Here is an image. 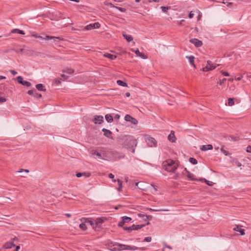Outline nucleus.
Instances as JSON below:
<instances>
[{
	"instance_id": "obj_7",
	"label": "nucleus",
	"mask_w": 251,
	"mask_h": 251,
	"mask_svg": "<svg viewBox=\"0 0 251 251\" xmlns=\"http://www.w3.org/2000/svg\"><path fill=\"white\" fill-rule=\"evenodd\" d=\"M92 155H96L97 158L100 159H105L106 156L104 153H100L97 151H92Z\"/></svg>"
},
{
	"instance_id": "obj_30",
	"label": "nucleus",
	"mask_w": 251,
	"mask_h": 251,
	"mask_svg": "<svg viewBox=\"0 0 251 251\" xmlns=\"http://www.w3.org/2000/svg\"><path fill=\"white\" fill-rule=\"evenodd\" d=\"M95 225H98L99 224H101L103 223V220L102 218H97L95 221Z\"/></svg>"
},
{
	"instance_id": "obj_34",
	"label": "nucleus",
	"mask_w": 251,
	"mask_h": 251,
	"mask_svg": "<svg viewBox=\"0 0 251 251\" xmlns=\"http://www.w3.org/2000/svg\"><path fill=\"white\" fill-rule=\"evenodd\" d=\"M92 25L93 29L99 28L100 26V25L98 22L95 23L94 24H92Z\"/></svg>"
},
{
	"instance_id": "obj_31",
	"label": "nucleus",
	"mask_w": 251,
	"mask_h": 251,
	"mask_svg": "<svg viewBox=\"0 0 251 251\" xmlns=\"http://www.w3.org/2000/svg\"><path fill=\"white\" fill-rule=\"evenodd\" d=\"M63 72L64 73H66L69 74H72L74 73V70L72 69L67 68L63 70Z\"/></svg>"
},
{
	"instance_id": "obj_43",
	"label": "nucleus",
	"mask_w": 251,
	"mask_h": 251,
	"mask_svg": "<svg viewBox=\"0 0 251 251\" xmlns=\"http://www.w3.org/2000/svg\"><path fill=\"white\" fill-rule=\"evenodd\" d=\"M115 8L118 9L120 11L122 12H125L126 11V9L125 8L120 7L116 6L115 7Z\"/></svg>"
},
{
	"instance_id": "obj_36",
	"label": "nucleus",
	"mask_w": 251,
	"mask_h": 251,
	"mask_svg": "<svg viewBox=\"0 0 251 251\" xmlns=\"http://www.w3.org/2000/svg\"><path fill=\"white\" fill-rule=\"evenodd\" d=\"M84 29H85V30H91V29H93V27L92 24H89V25L85 26L84 27Z\"/></svg>"
},
{
	"instance_id": "obj_17",
	"label": "nucleus",
	"mask_w": 251,
	"mask_h": 251,
	"mask_svg": "<svg viewBox=\"0 0 251 251\" xmlns=\"http://www.w3.org/2000/svg\"><path fill=\"white\" fill-rule=\"evenodd\" d=\"M186 58H187L189 60V62L190 64L193 66L194 68H196L195 65L194 64V56L191 55V56H186Z\"/></svg>"
},
{
	"instance_id": "obj_59",
	"label": "nucleus",
	"mask_w": 251,
	"mask_h": 251,
	"mask_svg": "<svg viewBox=\"0 0 251 251\" xmlns=\"http://www.w3.org/2000/svg\"><path fill=\"white\" fill-rule=\"evenodd\" d=\"M131 141L132 142L133 144H135V146L137 145V141L136 140H132Z\"/></svg>"
},
{
	"instance_id": "obj_25",
	"label": "nucleus",
	"mask_w": 251,
	"mask_h": 251,
	"mask_svg": "<svg viewBox=\"0 0 251 251\" xmlns=\"http://www.w3.org/2000/svg\"><path fill=\"white\" fill-rule=\"evenodd\" d=\"M123 37L128 42H130L132 41L133 37L131 35H128L125 33L123 34Z\"/></svg>"
},
{
	"instance_id": "obj_22",
	"label": "nucleus",
	"mask_w": 251,
	"mask_h": 251,
	"mask_svg": "<svg viewBox=\"0 0 251 251\" xmlns=\"http://www.w3.org/2000/svg\"><path fill=\"white\" fill-rule=\"evenodd\" d=\"M11 32L13 33H16L22 34V35H24L25 34L24 31H23L22 30H20L19 29H17V28L13 29L11 31Z\"/></svg>"
},
{
	"instance_id": "obj_33",
	"label": "nucleus",
	"mask_w": 251,
	"mask_h": 251,
	"mask_svg": "<svg viewBox=\"0 0 251 251\" xmlns=\"http://www.w3.org/2000/svg\"><path fill=\"white\" fill-rule=\"evenodd\" d=\"M189 161L194 165H196L198 163V161L194 158L190 157L189 158Z\"/></svg>"
},
{
	"instance_id": "obj_60",
	"label": "nucleus",
	"mask_w": 251,
	"mask_h": 251,
	"mask_svg": "<svg viewBox=\"0 0 251 251\" xmlns=\"http://www.w3.org/2000/svg\"><path fill=\"white\" fill-rule=\"evenodd\" d=\"M19 249H20V246H17L16 247V250H15V251H18V250H19Z\"/></svg>"
},
{
	"instance_id": "obj_49",
	"label": "nucleus",
	"mask_w": 251,
	"mask_h": 251,
	"mask_svg": "<svg viewBox=\"0 0 251 251\" xmlns=\"http://www.w3.org/2000/svg\"><path fill=\"white\" fill-rule=\"evenodd\" d=\"M6 101V99L5 98L0 96V102L2 103L5 102Z\"/></svg>"
},
{
	"instance_id": "obj_38",
	"label": "nucleus",
	"mask_w": 251,
	"mask_h": 251,
	"mask_svg": "<svg viewBox=\"0 0 251 251\" xmlns=\"http://www.w3.org/2000/svg\"><path fill=\"white\" fill-rule=\"evenodd\" d=\"M24 86H25L26 87H29L31 86V84L30 83V82H28V81H25V80H24L23 82V83L22 84Z\"/></svg>"
},
{
	"instance_id": "obj_46",
	"label": "nucleus",
	"mask_w": 251,
	"mask_h": 251,
	"mask_svg": "<svg viewBox=\"0 0 251 251\" xmlns=\"http://www.w3.org/2000/svg\"><path fill=\"white\" fill-rule=\"evenodd\" d=\"M144 241L147 242H150L151 241V237H147L145 238L144 239Z\"/></svg>"
},
{
	"instance_id": "obj_26",
	"label": "nucleus",
	"mask_w": 251,
	"mask_h": 251,
	"mask_svg": "<svg viewBox=\"0 0 251 251\" xmlns=\"http://www.w3.org/2000/svg\"><path fill=\"white\" fill-rule=\"evenodd\" d=\"M43 87L44 86L42 84H38L36 85V88L39 91H45L46 89H44Z\"/></svg>"
},
{
	"instance_id": "obj_53",
	"label": "nucleus",
	"mask_w": 251,
	"mask_h": 251,
	"mask_svg": "<svg viewBox=\"0 0 251 251\" xmlns=\"http://www.w3.org/2000/svg\"><path fill=\"white\" fill-rule=\"evenodd\" d=\"M221 150L226 155H227V152L225 151L223 147L221 148Z\"/></svg>"
},
{
	"instance_id": "obj_12",
	"label": "nucleus",
	"mask_w": 251,
	"mask_h": 251,
	"mask_svg": "<svg viewBox=\"0 0 251 251\" xmlns=\"http://www.w3.org/2000/svg\"><path fill=\"white\" fill-rule=\"evenodd\" d=\"M200 149L202 151L211 150L213 149V146L210 144L202 145L200 147Z\"/></svg>"
},
{
	"instance_id": "obj_54",
	"label": "nucleus",
	"mask_w": 251,
	"mask_h": 251,
	"mask_svg": "<svg viewBox=\"0 0 251 251\" xmlns=\"http://www.w3.org/2000/svg\"><path fill=\"white\" fill-rule=\"evenodd\" d=\"M10 72L14 75H16L17 74V72L16 71H15V70H10Z\"/></svg>"
},
{
	"instance_id": "obj_4",
	"label": "nucleus",
	"mask_w": 251,
	"mask_h": 251,
	"mask_svg": "<svg viewBox=\"0 0 251 251\" xmlns=\"http://www.w3.org/2000/svg\"><path fill=\"white\" fill-rule=\"evenodd\" d=\"M216 68V66L214 65L212 62L210 60L207 61V65L205 67L202 68L203 72H207L210 70H214Z\"/></svg>"
},
{
	"instance_id": "obj_23",
	"label": "nucleus",
	"mask_w": 251,
	"mask_h": 251,
	"mask_svg": "<svg viewBox=\"0 0 251 251\" xmlns=\"http://www.w3.org/2000/svg\"><path fill=\"white\" fill-rule=\"evenodd\" d=\"M104 56L107 58H108L111 60H114L116 58V56L114 54H112L110 53H105L104 54Z\"/></svg>"
},
{
	"instance_id": "obj_20",
	"label": "nucleus",
	"mask_w": 251,
	"mask_h": 251,
	"mask_svg": "<svg viewBox=\"0 0 251 251\" xmlns=\"http://www.w3.org/2000/svg\"><path fill=\"white\" fill-rule=\"evenodd\" d=\"M144 183L143 182H136L135 183V185L136 186H138V188L140 189V190H143V191H145L146 190V188L144 187L142 184H143Z\"/></svg>"
},
{
	"instance_id": "obj_57",
	"label": "nucleus",
	"mask_w": 251,
	"mask_h": 251,
	"mask_svg": "<svg viewBox=\"0 0 251 251\" xmlns=\"http://www.w3.org/2000/svg\"><path fill=\"white\" fill-rule=\"evenodd\" d=\"M61 76H62V77H63L65 79H68V77H69V76H68V75H64V74H62V75H61Z\"/></svg>"
},
{
	"instance_id": "obj_35",
	"label": "nucleus",
	"mask_w": 251,
	"mask_h": 251,
	"mask_svg": "<svg viewBox=\"0 0 251 251\" xmlns=\"http://www.w3.org/2000/svg\"><path fill=\"white\" fill-rule=\"evenodd\" d=\"M79 227L82 230H86L87 228L86 226L85 225V223H82L80 224L79 226Z\"/></svg>"
},
{
	"instance_id": "obj_6",
	"label": "nucleus",
	"mask_w": 251,
	"mask_h": 251,
	"mask_svg": "<svg viewBox=\"0 0 251 251\" xmlns=\"http://www.w3.org/2000/svg\"><path fill=\"white\" fill-rule=\"evenodd\" d=\"M125 120L126 121L131 122L132 124L134 125H136L138 124V121L135 118L132 117V116L128 114H126L125 116Z\"/></svg>"
},
{
	"instance_id": "obj_37",
	"label": "nucleus",
	"mask_w": 251,
	"mask_h": 251,
	"mask_svg": "<svg viewBox=\"0 0 251 251\" xmlns=\"http://www.w3.org/2000/svg\"><path fill=\"white\" fill-rule=\"evenodd\" d=\"M17 80L20 84H22L23 81H24L23 80V78L21 76H19L17 77Z\"/></svg>"
},
{
	"instance_id": "obj_15",
	"label": "nucleus",
	"mask_w": 251,
	"mask_h": 251,
	"mask_svg": "<svg viewBox=\"0 0 251 251\" xmlns=\"http://www.w3.org/2000/svg\"><path fill=\"white\" fill-rule=\"evenodd\" d=\"M102 131L103 132L104 135L106 137L110 138L112 135V132L108 129L103 128L102 129Z\"/></svg>"
},
{
	"instance_id": "obj_39",
	"label": "nucleus",
	"mask_w": 251,
	"mask_h": 251,
	"mask_svg": "<svg viewBox=\"0 0 251 251\" xmlns=\"http://www.w3.org/2000/svg\"><path fill=\"white\" fill-rule=\"evenodd\" d=\"M131 51L132 52H135V53L136 54L137 56H138V55L140 54V51H139V50L138 49H131Z\"/></svg>"
},
{
	"instance_id": "obj_16",
	"label": "nucleus",
	"mask_w": 251,
	"mask_h": 251,
	"mask_svg": "<svg viewBox=\"0 0 251 251\" xmlns=\"http://www.w3.org/2000/svg\"><path fill=\"white\" fill-rule=\"evenodd\" d=\"M81 221L82 222H84V223H87V224H89V225H90L91 226H93V228H96V227L94 226V222L93 221H92V220H89L88 219H86V218H82L81 219Z\"/></svg>"
},
{
	"instance_id": "obj_48",
	"label": "nucleus",
	"mask_w": 251,
	"mask_h": 251,
	"mask_svg": "<svg viewBox=\"0 0 251 251\" xmlns=\"http://www.w3.org/2000/svg\"><path fill=\"white\" fill-rule=\"evenodd\" d=\"M35 97L37 98H40L42 97V95L39 93H37L36 92H35L34 96Z\"/></svg>"
},
{
	"instance_id": "obj_2",
	"label": "nucleus",
	"mask_w": 251,
	"mask_h": 251,
	"mask_svg": "<svg viewBox=\"0 0 251 251\" xmlns=\"http://www.w3.org/2000/svg\"><path fill=\"white\" fill-rule=\"evenodd\" d=\"M110 247V250L112 251H120L122 250H136L138 248L136 247L128 245H123L121 244H115L112 246L109 245Z\"/></svg>"
},
{
	"instance_id": "obj_13",
	"label": "nucleus",
	"mask_w": 251,
	"mask_h": 251,
	"mask_svg": "<svg viewBox=\"0 0 251 251\" xmlns=\"http://www.w3.org/2000/svg\"><path fill=\"white\" fill-rule=\"evenodd\" d=\"M91 174L90 172H83V173H77L76 174V176L77 177H80L81 176H85V177H89L91 176Z\"/></svg>"
},
{
	"instance_id": "obj_47",
	"label": "nucleus",
	"mask_w": 251,
	"mask_h": 251,
	"mask_svg": "<svg viewBox=\"0 0 251 251\" xmlns=\"http://www.w3.org/2000/svg\"><path fill=\"white\" fill-rule=\"evenodd\" d=\"M221 73L224 75V76H229V74L226 72H225V71H221Z\"/></svg>"
},
{
	"instance_id": "obj_56",
	"label": "nucleus",
	"mask_w": 251,
	"mask_h": 251,
	"mask_svg": "<svg viewBox=\"0 0 251 251\" xmlns=\"http://www.w3.org/2000/svg\"><path fill=\"white\" fill-rule=\"evenodd\" d=\"M194 17V13L191 11L189 14V17L190 19H192Z\"/></svg>"
},
{
	"instance_id": "obj_52",
	"label": "nucleus",
	"mask_w": 251,
	"mask_h": 251,
	"mask_svg": "<svg viewBox=\"0 0 251 251\" xmlns=\"http://www.w3.org/2000/svg\"><path fill=\"white\" fill-rule=\"evenodd\" d=\"M226 80V78H223V79L221 80L220 82H219V84L220 85H222L223 83H225V82Z\"/></svg>"
},
{
	"instance_id": "obj_32",
	"label": "nucleus",
	"mask_w": 251,
	"mask_h": 251,
	"mask_svg": "<svg viewBox=\"0 0 251 251\" xmlns=\"http://www.w3.org/2000/svg\"><path fill=\"white\" fill-rule=\"evenodd\" d=\"M234 104V99L233 98H229L228 99V104L229 106H232Z\"/></svg>"
},
{
	"instance_id": "obj_50",
	"label": "nucleus",
	"mask_w": 251,
	"mask_h": 251,
	"mask_svg": "<svg viewBox=\"0 0 251 251\" xmlns=\"http://www.w3.org/2000/svg\"><path fill=\"white\" fill-rule=\"evenodd\" d=\"M125 222H124L123 220H122V221L119 222L118 224V226L119 227H123L124 225Z\"/></svg>"
},
{
	"instance_id": "obj_63",
	"label": "nucleus",
	"mask_w": 251,
	"mask_h": 251,
	"mask_svg": "<svg viewBox=\"0 0 251 251\" xmlns=\"http://www.w3.org/2000/svg\"><path fill=\"white\" fill-rule=\"evenodd\" d=\"M6 77L5 76H0V79H5Z\"/></svg>"
},
{
	"instance_id": "obj_58",
	"label": "nucleus",
	"mask_w": 251,
	"mask_h": 251,
	"mask_svg": "<svg viewBox=\"0 0 251 251\" xmlns=\"http://www.w3.org/2000/svg\"><path fill=\"white\" fill-rule=\"evenodd\" d=\"M33 36L36 37V38H40V39H43V37L42 36H38L37 35H33Z\"/></svg>"
},
{
	"instance_id": "obj_45",
	"label": "nucleus",
	"mask_w": 251,
	"mask_h": 251,
	"mask_svg": "<svg viewBox=\"0 0 251 251\" xmlns=\"http://www.w3.org/2000/svg\"><path fill=\"white\" fill-rule=\"evenodd\" d=\"M161 9L162 11V12L165 13L167 11V10L169 9L168 7H165V6H161Z\"/></svg>"
},
{
	"instance_id": "obj_1",
	"label": "nucleus",
	"mask_w": 251,
	"mask_h": 251,
	"mask_svg": "<svg viewBox=\"0 0 251 251\" xmlns=\"http://www.w3.org/2000/svg\"><path fill=\"white\" fill-rule=\"evenodd\" d=\"M178 166L177 162L169 159L163 162L162 167L163 169L169 172L174 173Z\"/></svg>"
},
{
	"instance_id": "obj_44",
	"label": "nucleus",
	"mask_w": 251,
	"mask_h": 251,
	"mask_svg": "<svg viewBox=\"0 0 251 251\" xmlns=\"http://www.w3.org/2000/svg\"><path fill=\"white\" fill-rule=\"evenodd\" d=\"M36 90H29L28 92H27V94H29V95H33L34 96V94L36 92Z\"/></svg>"
},
{
	"instance_id": "obj_27",
	"label": "nucleus",
	"mask_w": 251,
	"mask_h": 251,
	"mask_svg": "<svg viewBox=\"0 0 251 251\" xmlns=\"http://www.w3.org/2000/svg\"><path fill=\"white\" fill-rule=\"evenodd\" d=\"M117 83L120 86H124V87L127 86V83H126V82H125L121 80H118L117 81Z\"/></svg>"
},
{
	"instance_id": "obj_29",
	"label": "nucleus",
	"mask_w": 251,
	"mask_h": 251,
	"mask_svg": "<svg viewBox=\"0 0 251 251\" xmlns=\"http://www.w3.org/2000/svg\"><path fill=\"white\" fill-rule=\"evenodd\" d=\"M200 181H204L208 185L212 186V182L209 181L205 178H200L199 180Z\"/></svg>"
},
{
	"instance_id": "obj_42",
	"label": "nucleus",
	"mask_w": 251,
	"mask_h": 251,
	"mask_svg": "<svg viewBox=\"0 0 251 251\" xmlns=\"http://www.w3.org/2000/svg\"><path fill=\"white\" fill-rule=\"evenodd\" d=\"M124 229L125 230L127 231L128 232H130L131 231L133 230L132 228H131V226H129V227H126V226L124 227Z\"/></svg>"
},
{
	"instance_id": "obj_19",
	"label": "nucleus",
	"mask_w": 251,
	"mask_h": 251,
	"mask_svg": "<svg viewBox=\"0 0 251 251\" xmlns=\"http://www.w3.org/2000/svg\"><path fill=\"white\" fill-rule=\"evenodd\" d=\"M105 118L108 123H111L113 121V117L110 114H106L105 116Z\"/></svg>"
},
{
	"instance_id": "obj_40",
	"label": "nucleus",
	"mask_w": 251,
	"mask_h": 251,
	"mask_svg": "<svg viewBox=\"0 0 251 251\" xmlns=\"http://www.w3.org/2000/svg\"><path fill=\"white\" fill-rule=\"evenodd\" d=\"M138 56L143 59H147L148 58L147 55H145L144 53L142 52H140V54L138 55Z\"/></svg>"
},
{
	"instance_id": "obj_10",
	"label": "nucleus",
	"mask_w": 251,
	"mask_h": 251,
	"mask_svg": "<svg viewBox=\"0 0 251 251\" xmlns=\"http://www.w3.org/2000/svg\"><path fill=\"white\" fill-rule=\"evenodd\" d=\"M190 42L193 44L196 47H201L202 45V41L196 38L190 40Z\"/></svg>"
},
{
	"instance_id": "obj_11",
	"label": "nucleus",
	"mask_w": 251,
	"mask_h": 251,
	"mask_svg": "<svg viewBox=\"0 0 251 251\" xmlns=\"http://www.w3.org/2000/svg\"><path fill=\"white\" fill-rule=\"evenodd\" d=\"M168 139L172 143L176 142V138L175 136V132L174 131H171V133L168 136Z\"/></svg>"
},
{
	"instance_id": "obj_62",
	"label": "nucleus",
	"mask_w": 251,
	"mask_h": 251,
	"mask_svg": "<svg viewBox=\"0 0 251 251\" xmlns=\"http://www.w3.org/2000/svg\"><path fill=\"white\" fill-rule=\"evenodd\" d=\"M109 5L111 6V7H115V6H114L112 3H109Z\"/></svg>"
},
{
	"instance_id": "obj_51",
	"label": "nucleus",
	"mask_w": 251,
	"mask_h": 251,
	"mask_svg": "<svg viewBox=\"0 0 251 251\" xmlns=\"http://www.w3.org/2000/svg\"><path fill=\"white\" fill-rule=\"evenodd\" d=\"M163 245H164V247H165V248H168V249H170V250H172V248L170 246L166 244V243L164 242V243H163Z\"/></svg>"
},
{
	"instance_id": "obj_9",
	"label": "nucleus",
	"mask_w": 251,
	"mask_h": 251,
	"mask_svg": "<svg viewBox=\"0 0 251 251\" xmlns=\"http://www.w3.org/2000/svg\"><path fill=\"white\" fill-rule=\"evenodd\" d=\"M109 177L111 178V179H113V181L114 182H116V181H117L118 182V185H119V187H118V190L120 191L121 189H122V181L118 179L117 180L116 179H114V175H113L112 174L110 173L109 174V176H108Z\"/></svg>"
},
{
	"instance_id": "obj_18",
	"label": "nucleus",
	"mask_w": 251,
	"mask_h": 251,
	"mask_svg": "<svg viewBox=\"0 0 251 251\" xmlns=\"http://www.w3.org/2000/svg\"><path fill=\"white\" fill-rule=\"evenodd\" d=\"M43 39L45 40H50V39H53V40H63V38L60 37H55V36H51L49 35L46 36L45 37H43Z\"/></svg>"
},
{
	"instance_id": "obj_55",
	"label": "nucleus",
	"mask_w": 251,
	"mask_h": 251,
	"mask_svg": "<svg viewBox=\"0 0 251 251\" xmlns=\"http://www.w3.org/2000/svg\"><path fill=\"white\" fill-rule=\"evenodd\" d=\"M151 186L154 188V191L156 192L157 191V187L154 184H151Z\"/></svg>"
},
{
	"instance_id": "obj_64",
	"label": "nucleus",
	"mask_w": 251,
	"mask_h": 251,
	"mask_svg": "<svg viewBox=\"0 0 251 251\" xmlns=\"http://www.w3.org/2000/svg\"><path fill=\"white\" fill-rule=\"evenodd\" d=\"M138 215L140 217H144L145 216V215H143L142 214H139Z\"/></svg>"
},
{
	"instance_id": "obj_21",
	"label": "nucleus",
	"mask_w": 251,
	"mask_h": 251,
	"mask_svg": "<svg viewBox=\"0 0 251 251\" xmlns=\"http://www.w3.org/2000/svg\"><path fill=\"white\" fill-rule=\"evenodd\" d=\"M15 245L13 243L11 242H7L4 245V247L5 249H10L12 248L13 247H14Z\"/></svg>"
},
{
	"instance_id": "obj_28",
	"label": "nucleus",
	"mask_w": 251,
	"mask_h": 251,
	"mask_svg": "<svg viewBox=\"0 0 251 251\" xmlns=\"http://www.w3.org/2000/svg\"><path fill=\"white\" fill-rule=\"evenodd\" d=\"M122 220H123L124 222L125 223H129L131 221V218L127 216H123L122 218Z\"/></svg>"
},
{
	"instance_id": "obj_41",
	"label": "nucleus",
	"mask_w": 251,
	"mask_h": 251,
	"mask_svg": "<svg viewBox=\"0 0 251 251\" xmlns=\"http://www.w3.org/2000/svg\"><path fill=\"white\" fill-rule=\"evenodd\" d=\"M150 211H168L169 210L168 209H153L151 208L150 209Z\"/></svg>"
},
{
	"instance_id": "obj_3",
	"label": "nucleus",
	"mask_w": 251,
	"mask_h": 251,
	"mask_svg": "<svg viewBox=\"0 0 251 251\" xmlns=\"http://www.w3.org/2000/svg\"><path fill=\"white\" fill-rule=\"evenodd\" d=\"M145 137V141L149 147H156L157 146V142L154 138L147 135Z\"/></svg>"
},
{
	"instance_id": "obj_5",
	"label": "nucleus",
	"mask_w": 251,
	"mask_h": 251,
	"mask_svg": "<svg viewBox=\"0 0 251 251\" xmlns=\"http://www.w3.org/2000/svg\"><path fill=\"white\" fill-rule=\"evenodd\" d=\"M182 173L183 175H185L190 180H198L194 177V175L191 173L189 171H187L186 168L184 169Z\"/></svg>"
},
{
	"instance_id": "obj_14",
	"label": "nucleus",
	"mask_w": 251,
	"mask_h": 251,
	"mask_svg": "<svg viewBox=\"0 0 251 251\" xmlns=\"http://www.w3.org/2000/svg\"><path fill=\"white\" fill-rule=\"evenodd\" d=\"M234 231H238L240 233L241 235H243L245 234V230L240 228L239 226L236 225L233 228Z\"/></svg>"
},
{
	"instance_id": "obj_24",
	"label": "nucleus",
	"mask_w": 251,
	"mask_h": 251,
	"mask_svg": "<svg viewBox=\"0 0 251 251\" xmlns=\"http://www.w3.org/2000/svg\"><path fill=\"white\" fill-rule=\"evenodd\" d=\"M145 226L144 225H133L131 226V228H132V230H138L139 229H140L142 227H143Z\"/></svg>"
},
{
	"instance_id": "obj_8",
	"label": "nucleus",
	"mask_w": 251,
	"mask_h": 251,
	"mask_svg": "<svg viewBox=\"0 0 251 251\" xmlns=\"http://www.w3.org/2000/svg\"><path fill=\"white\" fill-rule=\"evenodd\" d=\"M93 122L95 124H100L103 122V118L102 116L96 115L94 117Z\"/></svg>"
},
{
	"instance_id": "obj_61",
	"label": "nucleus",
	"mask_w": 251,
	"mask_h": 251,
	"mask_svg": "<svg viewBox=\"0 0 251 251\" xmlns=\"http://www.w3.org/2000/svg\"><path fill=\"white\" fill-rule=\"evenodd\" d=\"M65 215L67 217H70L71 216V215L70 214H69V213H66L65 214Z\"/></svg>"
}]
</instances>
